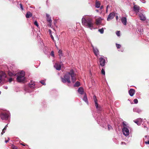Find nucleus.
Listing matches in <instances>:
<instances>
[{"label": "nucleus", "instance_id": "f3484780", "mask_svg": "<svg viewBox=\"0 0 149 149\" xmlns=\"http://www.w3.org/2000/svg\"><path fill=\"white\" fill-rule=\"evenodd\" d=\"M139 17L140 18L141 20H143V21H144V20H145L146 17H145L144 15H143V14H142L141 13L139 14Z\"/></svg>", "mask_w": 149, "mask_h": 149}, {"label": "nucleus", "instance_id": "603ef678", "mask_svg": "<svg viewBox=\"0 0 149 149\" xmlns=\"http://www.w3.org/2000/svg\"><path fill=\"white\" fill-rule=\"evenodd\" d=\"M21 145H22L23 146H25V145H24V144H22V143H21Z\"/></svg>", "mask_w": 149, "mask_h": 149}, {"label": "nucleus", "instance_id": "393cba45", "mask_svg": "<svg viewBox=\"0 0 149 149\" xmlns=\"http://www.w3.org/2000/svg\"><path fill=\"white\" fill-rule=\"evenodd\" d=\"M80 83L78 81H77L74 85V87H78L80 86Z\"/></svg>", "mask_w": 149, "mask_h": 149}, {"label": "nucleus", "instance_id": "412c9836", "mask_svg": "<svg viewBox=\"0 0 149 149\" xmlns=\"http://www.w3.org/2000/svg\"><path fill=\"white\" fill-rule=\"evenodd\" d=\"M32 16V14L29 12H27L26 15V17L27 18H29Z\"/></svg>", "mask_w": 149, "mask_h": 149}, {"label": "nucleus", "instance_id": "5701e85b", "mask_svg": "<svg viewBox=\"0 0 149 149\" xmlns=\"http://www.w3.org/2000/svg\"><path fill=\"white\" fill-rule=\"evenodd\" d=\"M100 3L98 1H97L95 3V7L97 8H99L100 7Z\"/></svg>", "mask_w": 149, "mask_h": 149}, {"label": "nucleus", "instance_id": "3c124183", "mask_svg": "<svg viewBox=\"0 0 149 149\" xmlns=\"http://www.w3.org/2000/svg\"><path fill=\"white\" fill-rule=\"evenodd\" d=\"M103 6H101L100 7V9H102V8H103Z\"/></svg>", "mask_w": 149, "mask_h": 149}, {"label": "nucleus", "instance_id": "58836bf2", "mask_svg": "<svg viewBox=\"0 0 149 149\" xmlns=\"http://www.w3.org/2000/svg\"><path fill=\"white\" fill-rule=\"evenodd\" d=\"M40 82L43 85H45V82L44 81H40Z\"/></svg>", "mask_w": 149, "mask_h": 149}, {"label": "nucleus", "instance_id": "9b49d317", "mask_svg": "<svg viewBox=\"0 0 149 149\" xmlns=\"http://www.w3.org/2000/svg\"><path fill=\"white\" fill-rule=\"evenodd\" d=\"M134 122L135 123H136L137 125H140L142 122V120L141 118H138L136 120H135L134 121Z\"/></svg>", "mask_w": 149, "mask_h": 149}, {"label": "nucleus", "instance_id": "5fc2aeb1", "mask_svg": "<svg viewBox=\"0 0 149 149\" xmlns=\"http://www.w3.org/2000/svg\"><path fill=\"white\" fill-rule=\"evenodd\" d=\"M8 126V124H7L5 126V127H7Z\"/></svg>", "mask_w": 149, "mask_h": 149}, {"label": "nucleus", "instance_id": "39448f33", "mask_svg": "<svg viewBox=\"0 0 149 149\" xmlns=\"http://www.w3.org/2000/svg\"><path fill=\"white\" fill-rule=\"evenodd\" d=\"M123 132L124 135L125 136H128L129 134V127H124L123 129Z\"/></svg>", "mask_w": 149, "mask_h": 149}, {"label": "nucleus", "instance_id": "9d476101", "mask_svg": "<svg viewBox=\"0 0 149 149\" xmlns=\"http://www.w3.org/2000/svg\"><path fill=\"white\" fill-rule=\"evenodd\" d=\"M92 48L93 49V52L95 55L97 56L99 54V52L98 49L96 47H94L93 46H92Z\"/></svg>", "mask_w": 149, "mask_h": 149}, {"label": "nucleus", "instance_id": "0eeeda50", "mask_svg": "<svg viewBox=\"0 0 149 149\" xmlns=\"http://www.w3.org/2000/svg\"><path fill=\"white\" fill-rule=\"evenodd\" d=\"M93 98L94 102L95 103V105L96 108L98 110H100V107H98V104L97 103V100L95 96L94 95L93 97Z\"/></svg>", "mask_w": 149, "mask_h": 149}, {"label": "nucleus", "instance_id": "1a4fd4ad", "mask_svg": "<svg viewBox=\"0 0 149 149\" xmlns=\"http://www.w3.org/2000/svg\"><path fill=\"white\" fill-rule=\"evenodd\" d=\"M54 68L57 70H60L61 69V66L60 64L56 63L54 65Z\"/></svg>", "mask_w": 149, "mask_h": 149}, {"label": "nucleus", "instance_id": "6ab92c4d", "mask_svg": "<svg viewBox=\"0 0 149 149\" xmlns=\"http://www.w3.org/2000/svg\"><path fill=\"white\" fill-rule=\"evenodd\" d=\"M46 16L47 17V21L50 23H51L52 22L51 17H50L49 15L47 14H46Z\"/></svg>", "mask_w": 149, "mask_h": 149}, {"label": "nucleus", "instance_id": "864d4df0", "mask_svg": "<svg viewBox=\"0 0 149 149\" xmlns=\"http://www.w3.org/2000/svg\"><path fill=\"white\" fill-rule=\"evenodd\" d=\"M125 143H124V142H121V144H125Z\"/></svg>", "mask_w": 149, "mask_h": 149}, {"label": "nucleus", "instance_id": "4c0bfd02", "mask_svg": "<svg viewBox=\"0 0 149 149\" xmlns=\"http://www.w3.org/2000/svg\"><path fill=\"white\" fill-rule=\"evenodd\" d=\"M13 79L12 78H10L8 80V81L9 82H11L12 81H13Z\"/></svg>", "mask_w": 149, "mask_h": 149}, {"label": "nucleus", "instance_id": "7ed1b4c3", "mask_svg": "<svg viewBox=\"0 0 149 149\" xmlns=\"http://www.w3.org/2000/svg\"><path fill=\"white\" fill-rule=\"evenodd\" d=\"M25 73L23 71H21L18 72L17 74V80L18 82H21L24 81L25 78L24 77Z\"/></svg>", "mask_w": 149, "mask_h": 149}, {"label": "nucleus", "instance_id": "f03ea898", "mask_svg": "<svg viewBox=\"0 0 149 149\" xmlns=\"http://www.w3.org/2000/svg\"><path fill=\"white\" fill-rule=\"evenodd\" d=\"M82 23L83 25L90 28L91 30L94 29L93 27V23L92 21V19L88 18L86 19L84 17L82 19Z\"/></svg>", "mask_w": 149, "mask_h": 149}, {"label": "nucleus", "instance_id": "a878e982", "mask_svg": "<svg viewBox=\"0 0 149 149\" xmlns=\"http://www.w3.org/2000/svg\"><path fill=\"white\" fill-rule=\"evenodd\" d=\"M83 100L86 103H88V102L87 101V97L86 96V95H85V96L84 97V98H83Z\"/></svg>", "mask_w": 149, "mask_h": 149}, {"label": "nucleus", "instance_id": "cd10ccee", "mask_svg": "<svg viewBox=\"0 0 149 149\" xmlns=\"http://www.w3.org/2000/svg\"><path fill=\"white\" fill-rule=\"evenodd\" d=\"M99 32H100L101 33H104V29L103 28L102 29H99L98 30Z\"/></svg>", "mask_w": 149, "mask_h": 149}, {"label": "nucleus", "instance_id": "f8f14e48", "mask_svg": "<svg viewBox=\"0 0 149 149\" xmlns=\"http://www.w3.org/2000/svg\"><path fill=\"white\" fill-rule=\"evenodd\" d=\"M114 16V14L113 13H110L108 16L107 20L108 21H110L113 19Z\"/></svg>", "mask_w": 149, "mask_h": 149}, {"label": "nucleus", "instance_id": "423d86ee", "mask_svg": "<svg viewBox=\"0 0 149 149\" xmlns=\"http://www.w3.org/2000/svg\"><path fill=\"white\" fill-rule=\"evenodd\" d=\"M6 77V74L3 72H0V83L2 80L4 79Z\"/></svg>", "mask_w": 149, "mask_h": 149}, {"label": "nucleus", "instance_id": "72a5a7b5", "mask_svg": "<svg viewBox=\"0 0 149 149\" xmlns=\"http://www.w3.org/2000/svg\"><path fill=\"white\" fill-rule=\"evenodd\" d=\"M101 72L102 74H103L104 75H105V71H104V69H102V71H101Z\"/></svg>", "mask_w": 149, "mask_h": 149}, {"label": "nucleus", "instance_id": "473e14b6", "mask_svg": "<svg viewBox=\"0 0 149 149\" xmlns=\"http://www.w3.org/2000/svg\"><path fill=\"white\" fill-rule=\"evenodd\" d=\"M34 24L36 25L37 27H38V22L36 21H35L34 22Z\"/></svg>", "mask_w": 149, "mask_h": 149}, {"label": "nucleus", "instance_id": "20e7f679", "mask_svg": "<svg viewBox=\"0 0 149 149\" xmlns=\"http://www.w3.org/2000/svg\"><path fill=\"white\" fill-rule=\"evenodd\" d=\"M0 112L1 113L0 117L2 119L4 120L8 118V115L5 111L1 110Z\"/></svg>", "mask_w": 149, "mask_h": 149}, {"label": "nucleus", "instance_id": "e433bc0d", "mask_svg": "<svg viewBox=\"0 0 149 149\" xmlns=\"http://www.w3.org/2000/svg\"><path fill=\"white\" fill-rule=\"evenodd\" d=\"M51 55L52 56H54V52L53 51H52L51 52Z\"/></svg>", "mask_w": 149, "mask_h": 149}, {"label": "nucleus", "instance_id": "4be33fe9", "mask_svg": "<svg viewBox=\"0 0 149 149\" xmlns=\"http://www.w3.org/2000/svg\"><path fill=\"white\" fill-rule=\"evenodd\" d=\"M133 111L134 112H137L139 113H140L141 112V110L138 108H135L134 109Z\"/></svg>", "mask_w": 149, "mask_h": 149}, {"label": "nucleus", "instance_id": "bb28decb", "mask_svg": "<svg viewBox=\"0 0 149 149\" xmlns=\"http://www.w3.org/2000/svg\"><path fill=\"white\" fill-rule=\"evenodd\" d=\"M8 74L9 76H15L16 75V74H15L12 73V72H9L8 73Z\"/></svg>", "mask_w": 149, "mask_h": 149}, {"label": "nucleus", "instance_id": "6e6d98bb", "mask_svg": "<svg viewBox=\"0 0 149 149\" xmlns=\"http://www.w3.org/2000/svg\"><path fill=\"white\" fill-rule=\"evenodd\" d=\"M96 11L97 12H98V10H96Z\"/></svg>", "mask_w": 149, "mask_h": 149}, {"label": "nucleus", "instance_id": "f704fd0d", "mask_svg": "<svg viewBox=\"0 0 149 149\" xmlns=\"http://www.w3.org/2000/svg\"><path fill=\"white\" fill-rule=\"evenodd\" d=\"M19 5L20 6V8H21L22 10H24L23 8V6L22 3H20Z\"/></svg>", "mask_w": 149, "mask_h": 149}, {"label": "nucleus", "instance_id": "4d7b16f0", "mask_svg": "<svg viewBox=\"0 0 149 149\" xmlns=\"http://www.w3.org/2000/svg\"><path fill=\"white\" fill-rule=\"evenodd\" d=\"M146 121V120L145 119H144V121Z\"/></svg>", "mask_w": 149, "mask_h": 149}, {"label": "nucleus", "instance_id": "13d9d810", "mask_svg": "<svg viewBox=\"0 0 149 149\" xmlns=\"http://www.w3.org/2000/svg\"><path fill=\"white\" fill-rule=\"evenodd\" d=\"M1 94V92L0 91V94Z\"/></svg>", "mask_w": 149, "mask_h": 149}, {"label": "nucleus", "instance_id": "37998d69", "mask_svg": "<svg viewBox=\"0 0 149 149\" xmlns=\"http://www.w3.org/2000/svg\"><path fill=\"white\" fill-rule=\"evenodd\" d=\"M3 87L4 88L6 89H7L8 88V87L7 86H3Z\"/></svg>", "mask_w": 149, "mask_h": 149}, {"label": "nucleus", "instance_id": "2eb2a0df", "mask_svg": "<svg viewBox=\"0 0 149 149\" xmlns=\"http://www.w3.org/2000/svg\"><path fill=\"white\" fill-rule=\"evenodd\" d=\"M135 91L134 90L131 89L129 91V93L130 95L131 96H132L135 93Z\"/></svg>", "mask_w": 149, "mask_h": 149}, {"label": "nucleus", "instance_id": "2f4dec72", "mask_svg": "<svg viewBox=\"0 0 149 149\" xmlns=\"http://www.w3.org/2000/svg\"><path fill=\"white\" fill-rule=\"evenodd\" d=\"M134 102L135 104H137L138 102V100L137 99H135L134 100Z\"/></svg>", "mask_w": 149, "mask_h": 149}, {"label": "nucleus", "instance_id": "49530a36", "mask_svg": "<svg viewBox=\"0 0 149 149\" xmlns=\"http://www.w3.org/2000/svg\"><path fill=\"white\" fill-rule=\"evenodd\" d=\"M118 17L117 16H116V19L117 20V19H118Z\"/></svg>", "mask_w": 149, "mask_h": 149}, {"label": "nucleus", "instance_id": "4468645a", "mask_svg": "<svg viewBox=\"0 0 149 149\" xmlns=\"http://www.w3.org/2000/svg\"><path fill=\"white\" fill-rule=\"evenodd\" d=\"M134 10L136 13H138L139 12L140 7L137 5H134Z\"/></svg>", "mask_w": 149, "mask_h": 149}, {"label": "nucleus", "instance_id": "ddd939ff", "mask_svg": "<svg viewBox=\"0 0 149 149\" xmlns=\"http://www.w3.org/2000/svg\"><path fill=\"white\" fill-rule=\"evenodd\" d=\"M121 21L123 23V24L126 25L127 24V18L126 17H122L121 19Z\"/></svg>", "mask_w": 149, "mask_h": 149}, {"label": "nucleus", "instance_id": "a19ab883", "mask_svg": "<svg viewBox=\"0 0 149 149\" xmlns=\"http://www.w3.org/2000/svg\"><path fill=\"white\" fill-rule=\"evenodd\" d=\"M5 130H4V129H3L2 130V132L1 133V134L2 135L5 132Z\"/></svg>", "mask_w": 149, "mask_h": 149}, {"label": "nucleus", "instance_id": "6e6552de", "mask_svg": "<svg viewBox=\"0 0 149 149\" xmlns=\"http://www.w3.org/2000/svg\"><path fill=\"white\" fill-rule=\"evenodd\" d=\"M99 60L100 65L102 66H104L105 63V59L102 57H100L99 58Z\"/></svg>", "mask_w": 149, "mask_h": 149}, {"label": "nucleus", "instance_id": "79ce46f5", "mask_svg": "<svg viewBox=\"0 0 149 149\" xmlns=\"http://www.w3.org/2000/svg\"><path fill=\"white\" fill-rule=\"evenodd\" d=\"M141 1L142 3H145L146 2L145 0H141Z\"/></svg>", "mask_w": 149, "mask_h": 149}, {"label": "nucleus", "instance_id": "f257e3e1", "mask_svg": "<svg viewBox=\"0 0 149 149\" xmlns=\"http://www.w3.org/2000/svg\"><path fill=\"white\" fill-rule=\"evenodd\" d=\"M75 76V74H74L73 71L71 70L70 72L67 73L63 78H61L62 81L64 83L67 82L70 84L71 83L70 78L71 77L72 81L74 83L76 80Z\"/></svg>", "mask_w": 149, "mask_h": 149}, {"label": "nucleus", "instance_id": "a211bd4d", "mask_svg": "<svg viewBox=\"0 0 149 149\" xmlns=\"http://www.w3.org/2000/svg\"><path fill=\"white\" fill-rule=\"evenodd\" d=\"M35 85V83L33 81H31V82L29 83V87L31 88H34Z\"/></svg>", "mask_w": 149, "mask_h": 149}, {"label": "nucleus", "instance_id": "8fccbe9b", "mask_svg": "<svg viewBox=\"0 0 149 149\" xmlns=\"http://www.w3.org/2000/svg\"><path fill=\"white\" fill-rule=\"evenodd\" d=\"M6 128H7L6 127H4V128H3V129H4V130H6Z\"/></svg>", "mask_w": 149, "mask_h": 149}, {"label": "nucleus", "instance_id": "dca6fc26", "mask_svg": "<svg viewBox=\"0 0 149 149\" xmlns=\"http://www.w3.org/2000/svg\"><path fill=\"white\" fill-rule=\"evenodd\" d=\"M102 19L101 17H99L96 19V24L97 25H100L102 21Z\"/></svg>", "mask_w": 149, "mask_h": 149}, {"label": "nucleus", "instance_id": "de8ad7c7", "mask_svg": "<svg viewBox=\"0 0 149 149\" xmlns=\"http://www.w3.org/2000/svg\"><path fill=\"white\" fill-rule=\"evenodd\" d=\"M9 141V139L7 140H5V141L6 143H7Z\"/></svg>", "mask_w": 149, "mask_h": 149}, {"label": "nucleus", "instance_id": "c85d7f7f", "mask_svg": "<svg viewBox=\"0 0 149 149\" xmlns=\"http://www.w3.org/2000/svg\"><path fill=\"white\" fill-rule=\"evenodd\" d=\"M123 125L124 126V127H129L126 124V122H123Z\"/></svg>", "mask_w": 149, "mask_h": 149}, {"label": "nucleus", "instance_id": "09e8293b", "mask_svg": "<svg viewBox=\"0 0 149 149\" xmlns=\"http://www.w3.org/2000/svg\"><path fill=\"white\" fill-rule=\"evenodd\" d=\"M51 38H52V39H53V40H54V37H53L52 36H52H51Z\"/></svg>", "mask_w": 149, "mask_h": 149}, {"label": "nucleus", "instance_id": "ea45409f", "mask_svg": "<svg viewBox=\"0 0 149 149\" xmlns=\"http://www.w3.org/2000/svg\"><path fill=\"white\" fill-rule=\"evenodd\" d=\"M108 128L109 130H110L111 128V127L110 125H108Z\"/></svg>", "mask_w": 149, "mask_h": 149}, {"label": "nucleus", "instance_id": "7c9ffc66", "mask_svg": "<svg viewBox=\"0 0 149 149\" xmlns=\"http://www.w3.org/2000/svg\"><path fill=\"white\" fill-rule=\"evenodd\" d=\"M117 35L118 36H120V31H117L116 33Z\"/></svg>", "mask_w": 149, "mask_h": 149}, {"label": "nucleus", "instance_id": "c03bdc74", "mask_svg": "<svg viewBox=\"0 0 149 149\" xmlns=\"http://www.w3.org/2000/svg\"><path fill=\"white\" fill-rule=\"evenodd\" d=\"M145 143L146 144H149V141H148L145 142Z\"/></svg>", "mask_w": 149, "mask_h": 149}, {"label": "nucleus", "instance_id": "aec40b11", "mask_svg": "<svg viewBox=\"0 0 149 149\" xmlns=\"http://www.w3.org/2000/svg\"><path fill=\"white\" fill-rule=\"evenodd\" d=\"M78 91L79 94H82L84 93V89L80 87L78 89Z\"/></svg>", "mask_w": 149, "mask_h": 149}, {"label": "nucleus", "instance_id": "c756f323", "mask_svg": "<svg viewBox=\"0 0 149 149\" xmlns=\"http://www.w3.org/2000/svg\"><path fill=\"white\" fill-rule=\"evenodd\" d=\"M12 148L13 149H18L14 145H12Z\"/></svg>", "mask_w": 149, "mask_h": 149}, {"label": "nucleus", "instance_id": "a18cd8bd", "mask_svg": "<svg viewBox=\"0 0 149 149\" xmlns=\"http://www.w3.org/2000/svg\"><path fill=\"white\" fill-rule=\"evenodd\" d=\"M109 7V6H107V10L108 8Z\"/></svg>", "mask_w": 149, "mask_h": 149}, {"label": "nucleus", "instance_id": "b1692460", "mask_svg": "<svg viewBox=\"0 0 149 149\" xmlns=\"http://www.w3.org/2000/svg\"><path fill=\"white\" fill-rule=\"evenodd\" d=\"M59 54V56L61 57L63 56V54L62 51L61 50H59L58 52Z\"/></svg>", "mask_w": 149, "mask_h": 149}, {"label": "nucleus", "instance_id": "c9c22d12", "mask_svg": "<svg viewBox=\"0 0 149 149\" xmlns=\"http://www.w3.org/2000/svg\"><path fill=\"white\" fill-rule=\"evenodd\" d=\"M116 46L118 48H120L121 46L120 45L117 44H116Z\"/></svg>", "mask_w": 149, "mask_h": 149}]
</instances>
